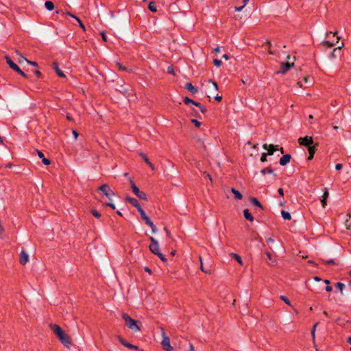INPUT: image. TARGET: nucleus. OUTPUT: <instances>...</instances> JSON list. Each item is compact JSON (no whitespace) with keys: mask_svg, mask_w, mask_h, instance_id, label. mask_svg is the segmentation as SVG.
<instances>
[{"mask_svg":"<svg viewBox=\"0 0 351 351\" xmlns=\"http://www.w3.org/2000/svg\"><path fill=\"white\" fill-rule=\"evenodd\" d=\"M51 329L58 337L61 343L66 348L71 346V340L70 337L57 324L51 325Z\"/></svg>","mask_w":351,"mask_h":351,"instance_id":"nucleus-1","label":"nucleus"},{"mask_svg":"<svg viewBox=\"0 0 351 351\" xmlns=\"http://www.w3.org/2000/svg\"><path fill=\"white\" fill-rule=\"evenodd\" d=\"M149 240L151 241V243L149 245L150 251L153 254L157 255L162 261L167 262V258L160 252L159 244H158V242L157 241V240L153 237H149Z\"/></svg>","mask_w":351,"mask_h":351,"instance_id":"nucleus-2","label":"nucleus"},{"mask_svg":"<svg viewBox=\"0 0 351 351\" xmlns=\"http://www.w3.org/2000/svg\"><path fill=\"white\" fill-rule=\"evenodd\" d=\"M123 319L125 321L126 326L131 330L137 332L141 330L140 327L137 324V322L130 317L126 313H123L121 315Z\"/></svg>","mask_w":351,"mask_h":351,"instance_id":"nucleus-3","label":"nucleus"},{"mask_svg":"<svg viewBox=\"0 0 351 351\" xmlns=\"http://www.w3.org/2000/svg\"><path fill=\"white\" fill-rule=\"evenodd\" d=\"M161 335L162 336V340L161 341L162 348L167 351H172L173 348L171 346L170 339L166 335L163 328L161 329Z\"/></svg>","mask_w":351,"mask_h":351,"instance_id":"nucleus-4","label":"nucleus"},{"mask_svg":"<svg viewBox=\"0 0 351 351\" xmlns=\"http://www.w3.org/2000/svg\"><path fill=\"white\" fill-rule=\"evenodd\" d=\"M130 184H131V188H132V192L140 199L147 200V195H146V194L144 192L141 191L139 190V189L138 188V186L135 184V183L132 180H130Z\"/></svg>","mask_w":351,"mask_h":351,"instance_id":"nucleus-5","label":"nucleus"},{"mask_svg":"<svg viewBox=\"0 0 351 351\" xmlns=\"http://www.w3.org/2000/svg\"><path fill=\"white\" fill-rule=\"evenodd\" d=\"M126 200L127 202H128L131 205H132L134 207L136 208H137V210L138 211V213H140L141 215V217L143 216V215H145V211L143 210V208H141V206H140L138 202L137 201V199H136L135 198H133V197H126Z\"/></svg>","mask_w":351,"mask_h":351,"instance_id":"nucleus-6","label":"nucleus"},{"mask_svg":"<svg viewBox=\"0 0 351 351\" xmlns=\"http://www.w3.org/2000/svg\"><path fill=\"white\" fill-rule=\"evenodd\" d=\"M99 190L101 191L109 199H111L112 197L114 195V193L110 189V186L107 184L101 185Z\"/></svg>","mask_w":351,"mask_h":351,"instance_id":"nucleus-7","label":"nucleus"},{"mask_svg":"<svg viewBox=\"0 0 351 351\" xmlns=\"http://www.w3.org/2000/svg\"><path fill=\"white\" fill-rule=\"evenodd\" d=\"M298 143L300 145L308 147L313 143V139L311 136H308L304 137H300L298 138Z\"/></svg>","mask_w":351,"mask_h":351,"instance_id":"nucleus-8","label":"nucleus"},{"mask_svg":"<svg viewBox=\"0 0 351 351\" xmlns=\"http://www.w3.org/2000/svg\"><path fill=\"white\" fill-rule=\"evenodd\" d=\"M142 219L145 221V223L151 228L153 233H156L158 232V229L156 226L153 223L152 220L149 219L146 214L143 215L141 217Z\"/></svg>","mask_w":351,"mask_h":351,"instance_id":"nucleus-9","label":"nucleus"},{"mask_svg":"<svg viewBox=\"0 0 351 351\" xmlns=\"http://www.w3.org/2000/svg\"><path fill=\"white\" fill-rule=\"evenodd\" d=\"M293 66V63L287 62V63H282L281 64V69L280 70L276 72L277 74L282 73L285 74L286 73L292 66Z\"/></svg>","mask_w":351,"mask_h":351,"instance_id":"nucleus-10","label":"nucleus"},{"mask_svg":"<svg viewBox=\"0 0 351 351\" xmlns=\"http://www.w3.org/2000/svg\"><path fill=\"white\" fill-rule=\"evenodd\" d=\"M29 261V255L25 251L22 250L19 255V263L22 265H25Z\"/></svg>","mask_w":351,"mask_h":351,"instance_id":"nucleus-11","label":"nucleus"},{"mask_svg":"<svg viewBox=\"0 0 351 351\" xmlns=\"http://www.w3.org/2000/svg\"><path fill=\"white\" fill-rule=\"evenodd\" d=\"M118 340L119 342L124 346L127 347L130 349H134L136 350H139V348L135 345L131 344L128 342H127L125 340H124L121 337L118 336L117 337Z\"/></svg>","mask_w":351,"mask_h":351,"instance_id":"nucleus-12","label":"nucleus"},{"mask_svg":"<svg viewBox=\"0 0 351 351\" xmlns=\"http://www.w3.org/2000/svg\"><path fill=\"white\" fill-rule=\"evenodd\" d=\"M62 16H64V15H69V16H70L73 17V19H75L77 21V23H79V25H80V27L82 29V30H83L84 32H85V31H86V27H85V26L84 25V24H83V23L82 22V21H81V20H80L77 16H75V15L72 14H71V13H70V12H62Z\"/></svg>","mask_w":351,"mask_h":351,"instance_id":"nucleus-13","label":"nucleus"},{"mask_svg":"<svg viewBox=\"0 0 351 351\" xmlns=\"http://www.w3.org/2000/svg\"><path fill=\"white\" fill-rule=\"evenodd\" d=\"M5 58L7 64L10 66V67L16 72L19 69V66L16 64H15L10 57L5 56Z\"/></svg>","mask_w":351,"mask_h":351,"instance_id":"nucleus-14","label":"nucleus"},{"mask_svg":"<svg viewBox=\"0 0 351 351\" xmlns=\"http://www.w3.org/2000/svg\"><path fill=\"white\" fill-rule=\"evenodd\" d=\"M263 147L265 149V150H267V154L268 155H273L274 152L277 149L275 148V146L272 144H270V145H267V144H264L263 145Z\"/></svg>","mask_w":351,"mask_h":351,"instance_id":"nucleus-15","label":"nucleus"},{"mask_svg":"<svg viewBox=\"0 0 351 351\" xmlns=\"http://www.w3.org/2000/svg\"><path fill=\"white\" fill-rule=\"evenodd\" d=\"M340 38L339 36H336L335 40H332V41L326 40L323 42V45L326 47H332L336 43H339Z\"/></svg>","mask_w":351,"mask_h":351,"instance_id":"nucleus-16","label":"nucleus"},{"mask_svg":"<svg viewBox=\"0 0 351 351\" xmlns=\"http://www.w3.org/2000/svg\"><path fill=\"white\" fill-rule=\"evenodd\" d=\"M52 66H53V68L55 70L56 73H57V75L59 77H65V75L64 74V73L59 68V66H58V64L57 62H53Z\"/></svg>","mask_w":351,"mask_h":351,"instance_id":"nucleus-17","label":"nucleus"},{"mask_svg":"<svg viewBox=\"0 0 351 351\" xmlns=\"http://www.w3.org/2000/svg\"><path fill=\"white\" fill-rule=\"evenodd\" d=\"M291 155L290 154H285L280 159V165L282 166L286 165L287 163L289 162L291 160Z\"/></svg>","mask_w":351,"mask_h":351,"instance_id":"nucleus-18","label":"nucleus"},{"mask_svg":"<svg viewBox=\"0 0 351 351\" xmlns=\"http://www.w3.org/2000/svg\"><path fill=\"white\" fill-rule=\"evenodd\" d=\"M328 195H329V193L328 191V189H325L324 194L322 195V199H321V202H322L323 207H325L326 206V204H327L326 200H327Z\"/></svg>","mask_w":351,"mask_h":351,"instance_id":"nucleus-19","label":"nucleus"},{"mask_svg":"<svg viewBox=\"0 0 351 351\" xmlns=\"http://www.w3.org/2000/svg\"><path fill=\"white\" fill-rule=\"evenodd\" d=\"M265 253L268 259V264L271 266H274L276 263V261L273 258L272 254L268 251H265Z\"/></svg>","mask_w":351,"mask_h":351,"instance_id":"nucleus-20","label":"nucleus"},{"mask_svg":"<svg viewBox=\"0 0 351 351\" xmlns=\"http://www.w3.org/2000/svg\"><path fill=\"white\" fill-rule=\"evenodd\" d=\"M243 215H244L245 218L247 220H249L250 221H254V217H253V216L252 215V214L250 213V210L248 209H245L243 210Z\"/></svg>","mask_w":351,"mask_h":351,"instance_id":"nucleus-21","label":"nucleus"},{"mask_svg":"<svg viewBox=\"0 0 351 351\" xmlns=\"http://www.w3.org/2000/svg\"><path fill=\"white\" fill-rule=\"evenodd\" d=\"M231 191L234 195V198L236 199H241L243 198L242 194L239 191L236 190L234 188H232Z\"/></svg>","mask_w":351,"mask_h":351,"instance_id":"nucleus-22","label":"nucleus"},{"mask_svg":"<svg viewBox=\"0 0 351 351\" xmlns=\"http://www.w3.org/2000/svg\"><path fill=\"white\" fill-rule=\"evenodd\" d=\"M185 88L192 93H196L197 90L193 86L191 83H186L185 84Z\"/></svg>","mask_w":351,"mask_h":351,"instance_id":"nucleus-23","label":"nucleus"},{"mask_svg":"<svg viewBox=\"0 0 351 351\" xmlns=\"http://www.w3.org/2000/svg\"><path fill=\"white\" fill-rule=\"evenodd\" d=\"M343 47V43L341 44V46H339L338 47H336L333 49V51L330 53V58H335L337 57L336 53L337 51H340L341 48Z\"/></svg>","mask_w":351,"mask_h":351,"instance_id":"nucleus-24","label":"nucleus"},{"mask_svg":"<svg viewBox=\"0 0 351 351\" xmlns=\"http://www.w3.org/2000/svg\"><path fill=\"white\" fill-rule=\"evenodd\" d=\"M45 6L46 9L48 10L49 11H51L54 9V4L52 1H46L45 3Z\"/></svg>","mask_w":351,"mask_h":351,"instance_id":"nucleus-25","label":"nucleus"},{"mask_svg":"<svg viewBox=\"0 0 351 351\" xmlns=\"http://www.w3.org/2000/svg\"><path fill=\"white\" fill-rule=\"evenodd\" d=\"M231 256L239 263V265H243V263L241 256L235 253H232Z\"/></svg>","mask_w":351,"mask_h":351,"instance_id":"nucleus-26","label":"nucleus"},{"mask_svg":"<svg viewBox=\"0 0 351 351\" xmlns=\"http://www.w3.org/2000/svg\"><path fill=\"white\" fill-rule=\"evenodd\" d=\"M149 10L152 12H157V8L154 1H150L149 3Z\"/></svg>","mask_w":351,"mask_h":351,"instance_id":"nucleus-27","label":"nucleus"},{"mask_svg":"<svg viewBox=\"0 0 351 351\" xmlns=\"http://www.w3.org/2000/svg\"><path fill=\"white\" fill-rule=\"evenodd\" d=\"M317 144H315V145H311L308 147V151L309 155L315 154V151L317 149Z\"/></svg>","mask_w":351,"mask_h":351,"instance_id":"nucleus-28","label":"nucleus"},{"mask_svg":"<svg viewBox=\"0 0 351 351\" xmlns=\"http://www.w3.org/2000/svg\"><path fill=\"white\" fill-rule=\"evenodd\" d=\"M250 200H251V202H252L254 205H255V206H258V207H260L261 209H263V206L261 205V204L260 203V202H259L256 198H255V197H252Z\"/></svg>","mask_w":351,"mask_h":351,"instance_id":"nucleus-29","label":"nucleus"},{"mask_svg":"<svg viewBox=\"0 0 351 351\" xmlns=\"http://www.w3.org/2000/svg\"><path fill=\"white\" fill-rule=\"evenodd\" d=\"M335 287L340 291L341 295H343V287H345V285L342 282H339L336 283Z\"/></svg>","mask_w":351,"mask_h":351,"instance_id":"nucleus-30","label":"nucleus"},{"mask_svg":"<svg viewBox=\"0 0 351 351\" xmlns=\"http://www.w3.org/2000/svg\"><path fill=\"white\" fill-rule=\"evenodd\" d=\"M281 215H282V217L285 219H287V220H290L291 219V215L285 211V210H282L281 211Z\"/></svg>","mask_w":351,"mask_h":351,"instance_id":"nucleus-31","label":"nucleus"},{"mask_svg":"<svg viewBox=\"0 0 351 351\" xmlns=\"http://www.w3.org/2000/svg\"><path fill=\"white\" fill-rule=\"evenodd\" d=\"M242 1L243 3L242 6L235 8L236 12L241 11L243 9V8L247 4V3L249 2V0H242Z\"/></svg>","mask_w":351,"mask_h":351,"instance_id":"nucleus-32","label":"nucleus"},{"mask_svg":"<svg viewBox=\"0 0 351 351\" xmlns=\"http://www.w3.org/2000/svg\"><path fill=\"white\" fill-rule=\"evenodd\" d=\"M261 172L263 175H265V173H272L273 169L271 167H267L266 169H262Z\"/></svg>","mask_w":351,"mask_h":351,"instance_id":"nucleus-33","label":"nucleus"},{"mask_svg":"<svg viewBox=\"0 0 351 351\" xmlns=\"http://www.w3.org/2000/svg\"><path fill=\"white\" fill-rule=\"evenodd\" d=\"M138 155L143 159L146 164L149 163V160L145 154L140 152Z\"/></svg>","mask_w":351,"mask_h":351,"instance_id":"nucleus-34","label":"nucleus"},{"mask_svg":"<svg viewBox=\"0 0 351 351\" xmlns=\"http://www.w3.org/2000/svg\"><path fill=\"white\" fill-rule=\"evenodd\" d=\"M90 213L95 217H96L97 219L100 218V217H101V214L96 210L93 209L90 210Z\"/></svg>","mask_w":351,"mask_h":351,"instance_id":"nucleus-35","label":"nucleus"},{"mask_svg":"<svg viewBox=\"0 0 351 351\" xmlns=\"http://www.w3.org/2000/svg\"><path fill=\"white\" fill-rule=\"evenodd\" d=\"M208 82L212 84L213 90H214L215 92L218 90V85H217V84L215 82H214V81H213L211 80H209Z\"/></svg>","mask_w":351,"mask_h":351,"instance_id":"nucleus-36","label":"nucleus"},{"mask_svg":"<svg viewBox=\"0 0 351 351\" xmlns=\"http://www.w3.org/2000/svg\"><path fill=\"white\" fill-rule=\"evenodd\" d=\"M199 260H200V263H201L200 269H201L203 272H204V273H206V274H210V270H206V269H204V267L203 266V263H202V258H201V257H199Z\"/></svg>","mask_w":351,"mask_h":351,"instance_id":"nucleus-37","label":"nucleus"},{"mask_svg":"<svg viewBox=\"0 0 351 351\" xmlns=\"http://www.w3.org/2000/svg\"><path fill=\"white\" fill-rule=\"evenodd\" d=\"M322 262L325 264H328V265H336V263L332 260V259H329V260H325V259H322Z\"/></svg>","mask_w":351,"mask_h":351,"instance_id":"nucleus-38","label":"nucleus"},{"mask_svg":"<svg viewBox=\"0 0 351 351\" xmlns=\"http://www.w3.org/2000/svg\"><path fill=\"white\" fill-rule=\"evenodd\" d=\"M280 298L284 301L286 304H287L288 305L291 306V303H290V301L289 300L285 295H281L280 297Z\"/></svg>","mask_w":351,"mask_h":351,"instance_id":"nucleus-39","label":"nucleus"},{"mask_svg":"<svg viewBox=\"0 0 351 351\" xmlns=\"http://www.w3.org/2000/svg\"><path fill=\"white\" fill-rule=\"evenodd\" d=\"M117 65L119 69H120L121 71H129V69L127 67L124 66L123 65H122L119 62H117Z\"/></svg>","mask_w":351,"mask_h":351,"instance_id":"nucleus-40","label":"nucleus"},{"mask_svg":"<svg viewBox=\"0 0 351 351\" xmlns=\"http://www.w3.org/2000/svg\"><path fill=\"white\" fill-rule=\"evenodd\" d=\"M318 323H316L313 327V329H312V331H311V335H312V337H313V339L315 340V329H316V326H317Z\"/></svg>","mask_w":351,"mask_h":351,"instance_id":"nucleus-41","label":"nucleus"},{"mask_svg":"<svg viewBox=\"0 0 351 351\" xmlns=\"http://www.w3.org/2000/svg\"><path fill=\"white\" fill-rule=\"evenodd\" d=\"M194 101H193V100L191 99L190 98H189V97H184V102L186 104H193V102H194Z\"/></svg>","mask_w":351,"mask_h":351,"instance_id":"nucleus-42","label":"nucleus"},{"mask_svg":"<svg viewBox=\"0 0 351 351\" xmlns=\"http://www.w3.org/2000/svg\"><path fill=\"white\" fill-rule=\"evenodd\" d=\"M213 63L217 67H219L221 65V61L220 60H218V59H214L213 60Z\"/></svg>","mask_w":351,"mask_h":351,"instance_id":"nucleus-43","label":"nucleus"},{"mask_svg":"<svg viewBox=\"0 0 351 351\" xmlns=\"http://www.w3.org/2000/svg\"><path fill=\"white\" fill-rule=\"evenodd\" d=\"M191 122L194 123V125L197 128H199L201 125V123L197 119H191Z\"/></svg>","mask_w":351,"mask_h":351,"instance_id":"nucleus-44","label":"nucleus"},{"mask_svg":"<svg viewBox=\"0 0 351 351\" xmlns=\"http://www.w3.org/2000/svg\"><path fill=\"white\" fill-rule=\"evenodd\" d=\"M267 155H268V154H266V153H263V154H262V156H261V162H264L267 161Z\"/></svg>","mask_w":351,"mask_h":351,"instance_id":"nucleus-45","label":"nucleus"},{"mask_svg":"<svg viewBox=\"0 0 351 351\" xmlns=\"http://www.w3.org/2000/svg\"><path fill=\"white\" fill-rule=\"evenodd\" d=\"M42 161L45 165H49L51 163L50 160L45 157L42 158Z\"/></svg>","mask_w":351,"mask_h":351,"instance_id":"nucleus-46","label":"nucleus"},{"mask_svg":"<svg viewBox=\"0 0 351 351\" xmlns=\"http://www.w3.org/2000/svg\"><path fill=\"white\" fill-rule=\"evenodd\" d=\"M167 72L170 74H172V75H175V73H174V69H173V67L172 66H168L167 68Z\"/></svg>","mask_w":351,"mask_h":351,"instance_id":"nucleus-47","label":"nucleus"},{"mask_svg":"<svg viewBox=\"0 0 351 351\" xmlns=\"http://www.w3.org/2000/svg\"><path fill=\"white\" fill-rule=\"evenodd\" d=\"M19 75L23 76L25 78H27V75L19 68L18 71H16Z\"/></svg>","mask_w":351,"mask_h":351,"instance_id":"nucleus-48","label":"nucleus"},{"mask_svg":"<svg viewBox=\"0 0 351 351\" xmlns=\"http://www.w3.org/2000/svg\"><path fill=\"white\" fill-rule=\"evenodd\" d=\"M19 75L23 76L25 78H27V75L19 68L18 71H16Z\"/></svg>","mask_w":351,"mask_h":351,"instance_id":"nucleus-49","label":"nucleus"},{"mask_svg":"<svg viewBox=\"0 0 351 351\" xmlns=\"http://www.w3.org/2000/svg\"><path fill=\"white\" fill-rule=\"evenodd\" d=\"M25 60V61L30 65H32V66H38V64L37 62H33V61H30V60H28L26 58H24Z\"/></svg>","mask_w":351,"mask_h":351,"instance_id":"nucleus-50","label":"nucleus"},{"mask_svg":"<svg viewBox=\"0 0 351 351\" xmlns=\"http://www.w3.org/2000/svg\"><path fill=\"white\" fill-rule=\"evenodd\" d=\"M36 152L38 154V156L40 158H44V154L42 152L38 150V149H36Z\"/></svg>","mask_w":351,"mask_h":351,"instance_id":"nucleus-51","label":"nucleus"},{"mask_svg":"<svg viewBox=\"0 0 351 351\" xmlns=\"http://www.w3.org/2000/svg\"><path fill=\"white\" fill-rule=\"evenodd\" d=\"M100 34H101V36L102 40H103L104 41H105V42H106V41H107V37H106V36L105 32H104V31H103V32H101V33H100Z\"/></svg>","mask_w":351,"mask_h":351,"instance_id":"nucleus-52","label":"nucleus"},{"mask_svg":"<svg viewBox=\"0 0 351 351\" xmlns=\"http://www.w3.org/2000/svg\"><path fill=\"white\" fill-rule=\"evenodd\" d=\"M266 242L267 244L273 243H274V239L271 237H269L266 239Z\"/></svg>","mask_w":351,"mask_h":351,"instance_id":"nucleus-53","label":"nucleus"},{"mask_svg":"<svg viewBox=\"0 0 351 351\" xmlns=\"http://www.w3.org/2000/svg\"><path fill=\"white\" fill-rule=\"evenodd\" d=\"M342 167H343L342 164L338 163L335 165V169L337 171H339V170L341 169Z\"/></svg>","mask_w":351,"mask_h":351,"instance_id":"nucleus-54","label":"nucleus"},{"mask_svg":"<svg viewBox=\"0 0 351 351\" xmlns=\"http://www.w3.org/2000/svg\"><path fill=\"white\" fill-rule=\"evenodd\" d=\"M72 134H73V136H74L75 139H77V137H78V136H79L78 132H77V131H75V130H73L72 131Z\"/></svg>","mask_w":351,"mask_h":351,"instance_id":"nucleus-55","label":"nucleus"},{"mask_svg":"<svg viewBox=\"0 0 351 351\" xmlns=\"http://www.w3.org/2000/svg\"><path fill=\"white\" fill-rule=\"evenodd\" d=\"M106 206H109L112 209L114 210L115 209V206L114 204H112V203H106Z\"/></svg>","mask_w":351,"mask_h":351,"instance_id":"nucleus-56","label":"nucleus"},{"mask_svg":"<svg viewBox=\"0 0 351 351\" xmlns=\"http://www.w3.org/2000/svg\"><path fill=\"white\" fill-rule=\"evenodd\" d=\"M215 100H216V101H219H219H221V99H222V97H221V96H220V95H217L215 97Z\"/></svg>","mask_w":351,"mask_h":351,"instance_id":"nucleus-57","label":"nucleus"},{"mask_svg":"<svg viewBox=\"0 0 351 351\" xmlns=\"http://www.w3.org/2000/svg\"><path fill=\"white\" fill-rule=\"evenodd\" d=\"M278 193L281 195V196H283L284 195V191H283V189L282 188H279L278 190Z\"/></svg>","mask_w":351,"mask_h":351,"instance_id":"nucleus-58","label":"nucleus"},{"mask_svg":"<svg viewBox=\"0 0 351 351\" xmlns=\"http://www.w3.org/2000/svg\"><path fill=\"white\" fill-rule=\"evenodd\" d=\"M145 271L146 272H147L149 274H152V270H151L149 267H145Z\"/></svg>","mask_w":351,"mask_h":351,"instance_id":"nucleus-59","label":"nucleus"},{"mask_svg":"<svg viewBox=\"0 0 351 351\" xmlns=\"http://www.w3.org/2000/svg\"><path fill=\"white\" fill-rule=\"evenodd\" d=\"M332 288L331 286H329L328 285L326 287V291H328V292H330L332 291Z\"/></svg>","mask_w":351,"mask_h":351,"instance_id":"nucleus-60","label":"nucleus"},{"mask_svg":"<svg viewBox=\"0 0 351 351\" xmlns=\"http://www.w3.org/2000/svg\"><path fill=\"white\" fill-rule=\"evenodd\" d=\"M189 351H195L194 347L192 343L189 344Z\"/></svg>","mask_w":351,"mask_h":351,"instance_id":"nucleus-61","label":"nucleus"},{"mask_svg":"<svg viewBox=\"0 0 351 351\" xmlns=\"http://www.w3.org/2000/svg\"><path fill=\"white\" fill-rule=\"evenodd\" d=\"M199 109H200V110H201V112H202V113H205V112H206V109L203 106H202L199 108Z\"/></svg>","mask_w":351,"mask_h":351,"instance_id":"nucleus-62","label":"nucleus"},{"mask_svg":"<svg viewBox=\"0 0 351 351\" xmlns=\"http://www.w3.org/2000/svg\"><path fill=\"white\" fill-rule=\"evenodd\" d=\"M193 105H195V106L198 107L199 108L202 106V105L199 103L197 102V101H194L193 102Z\"/></svg>","mask_w":351,"mask_h":351,"instance_id":"nucleus-63","label":"nucleus"},{"mask_svg":"<svg viewBox=\"0 0 351 351\" xmlns=\"http://www.w3.org/2000/svg\"><path fill=\"white\" fill-rule=\"evenodd\" d=\"M35 75L40 77L41 75V73L39 71H35L34 72Z\"/></svg>","mask_w":351,"mask_h":351,"instance_id":"nucleus-64","label":"nucleus"}]
</instances>
